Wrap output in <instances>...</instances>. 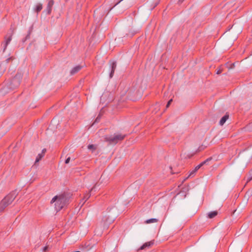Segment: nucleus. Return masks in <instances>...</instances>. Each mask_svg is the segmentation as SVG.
<instances>
[{
	"label": "nucleus",
	"instance_id": "obj_8",
	"mask_svg": "<svg viewBox=\"0 0 252 252\" xmlns=\"http://www.w3.org/2000/svg\"><path fill=\"white\" fill-rule=\"evenodd\" d=\"M96 186L97 185L95 184L88 193H87L86 194H85L84 197L83 199V201H84L82 204V205H83L84 204V203L90 198V197L91 195V192L93 191H96Z\"/></svg>",
	"mask_w": 252,
	"mask_h": 252
},
{
	"label": "nucleus",
	"instance_id": "obj_3",
	"mask_svg": "<svg viewBox=\"0 0 252 252\" xmlns=\"http://www.w3.org/2000/svg\"><path fill=\"white\" fill-rule=\"evenodd\" d=\"M16 197L15 192H13L7 195L2 200L0 204V210L2 211L6 206L10 204Z\"/></svg>",
	"mask_w": 252,
	"mask_h": 252
},
{
	"label": "nucleus",
	"instance_id": "obj_17",
	"mask_svg": "<svg viewBox=\"0 0 252 252\" xmlns=\"http://www.w3.org/2000/svg\"><path fill=\"white\" fill-rule=\"evenodd\" d=\"M42 9V4L41 3H38L37 5L36 6V7L35 8V11L38 13L40 12L41 9Z\"/></svg>",
	"mask_w": 252,
	"mask_h": 252
},
{
	"label": "nucleus",
	"instance_id": "obj_9",
	"mask_svg": "<svg viewBox=\"0 0 252 252\" xmlns=\"http://www.w3.org/2000/svg\"><path fill=\"white\" fill-rule=\"evenodd\" d=\"M83 67V65H78L75 67H74L70 71V75H74L77 73H78L80 70L82 69Z\"/></svg>",
	"mask_w": 252,
	"mask_h": 252
},
{
	"label": "nucleus",
	"instance_id": "obj_18",
	"mask_svg": "<svg viewBox=\"0 0 252 252\" xmlns=\"http://www.w3.org/2000/svg\"><path fill=\"white\" fill-rule=\"evenodd\" d=\"M225 65L228 69H233L235 67V63L230 64L229 63H225Z\"/></svg>",
	"mask_w": 252,
	"mask_h": 252
},
{
	"label": "nucleus",
	"instance_id": "obj_15",
	"mask_svg": "<svg viewBox=\"0 0 252 252\" xmlns=\"http://www.w3.org/2000/svg\"><path fill=\"white\" fill-rule=\"evenodd\" d=\"M218 215V212L217 211H212L209 212L208 214V217L210 219H213Z\"/></svg>",
	"mask_w": 252,
	"mask_h": 252
},
{
	"label": "nucleus",
	"instance_id": "obj_11",
	"mask_svg": "<svg viewBox=\"0 0 252 252\" xmlns=\"http://www.w3.org/2000/svg\"><path fill=\"white\" fill-rule=\"evenodd\" d=\"M154 243V241H151L150 242H148L144 244L139 249L138 251L140 250H144L146 248H149L151 246H152Z\"/></svg>",
	"mask_w": 252,
	"mask_h": 252
},
{
	"label": "nucleus",
	"instance_id": "obj_14",
	"mask_svg": "<svg viewBox=\"0 0 252 252\" xmlns=\"http://www.w3.org/2000/svg\"><path fill=\"white\" fill-rule=\"evenodd\" d=\"M114 220V217L110 219L109 217L107 218L106 216L103 217L102 220L104 223L108 224L112 222Z\"/></svg>",
	"mask_w": 252,
	"mask_h": 252
},
{
	"label": "nucleus",
	"instance_id": "obj_32",
	"mask_svg": "<svg viewBox=\"0 0 252 252\" xmlns=\"http://www.w3.org/2000/svg\"><path fill=\"white\" fill-rule=\"evenodd\" d=\"M123 0H119V1H118L116 4H115L114 6H116V5L118 4L119 3H120L122 1H123Z\"/></svg>",
	"mask_w": 252,
	"mask_h": 252
},
{
	"label": "nucleus",
	"instance_id": "obj_19",
	"mask_svg": "<svg viewBox=\"0 0 252 252\" xmlns=\"http://www.w3.org/2000/svg\"><path fill=\"white\" fill-rule=\"evenodd\" d=\"M44 156L43 154H39L36 157L35 163H37L39 161V160H40Z\"/></svg>",
	"mask_w": 252,
	"mask_h": 252
},
{
	"label": "nucleus",
	"instance_id": "obj_34",
	"mask_svg": "<svg viewBox=\"0 0 252 252\" xmlns=\"http://www.w3.org/2000/svg\"><path fill=\"white\" fill-rule=\"evenodd\" d=\"M184 0H179V2H182Z\"/></svg>",
	"mask_w": 252,
	"mask_h": 252
},
{
	"label": "nucleus",
	"instance_id": "obj_6",
	"mask_svg": "<svg viewBox=\"0 0 252 252\" xmlns=\"http://www.w3.org/2000/svg\"><path fill=\"white\" fill-rule=\"evenodd\" d=\"M109 66H110V73H109V77L110 78H112L115 70L117 67V62L114 60H110L109 62Z\"/></svg>",
	"mask_w": 252,
	"mask_h": 252
},
{
	"label": "nucleus",
	"instance_id": "obj_30",
	"mask_svg": "<svg viewBox=\"0 0 252 252\" xmlns=\"http://www.w3.org/2000/svg\"><path fill=\"white\" fill-rule=\"evenodd\" d=\"M21 77V75H19V74H16V76H15V79H18L19 78H20Z\"/></svg>",
	"mask_w": 252,
	"mask_h": 252
},
{
	"label": "nucleus",
	"instance_id": "obj_33",
	"mask_svg": "<svg viewBox=\"0 0 252 252\" xmlns=\"http://www.w3.org/2000/svg\"><path fill=\"white\" fill-rule=\"evenodd\" d=\"M252 179V176L248 179V182L250 181Z\"/></svg>",
	"mask_w": 252,
	"mask_h": 252
},
{
	"label": "nucleus",
	"instance_id": "obj_4",
	"mask_svg": "<svg viewBox=\"0 0 252 252\" xmlns=\"http://www.w3.org/2000/svg\"><path fill=\"white\" fill-rule=\"evenodd\" d=\"M252 158V152L248 150H244L239 154V158L244 164H248Z\"/></svg>",
	"mask_w": 252,
	"mask_h": 252
},
{
	"label": "nucleus",
	"instance_id": "obj_10",
	"mask_svg": "<svg viewBox=\"0 0 252 252\" xmlns=\"http://www.w3.org/2000/svg\"><path fill=\"white\" fill-rule=\"evenodd\" d=\"M54 4V0H50L48 1V3L47 5V7L46 9L47 14L49 15L51 14L52 11V8Z\"/></svg>",
	"mask_w": 252,
	"mask_h": 252
},
{
	"label": "nucleus",
	"instance_id": "obj_27",
	"mask_svg": "<svg viewBox=\"0 0 252 252\" xmlns=\"http://www.w3.org/2000/svg\"><path fill=\"white\" fill-rule=\"evenodd\" d=\"M70 160V157H68L67 158H66V159L65 160V163L66 164H67L69 162V161Z\"/></svg>",
	"mask_w": 252,
	"mask_h": 252
},
{
	"label": "nucleus",
	"instance_id": "obj_36",
	"mask_svg": "<svg viewBox=\"0 0 252 252\" xmlns=\"http://www.w3.org/2000/svg\"><path fill=\"white\" fill-rule=\"evenodd\" d=\"M83 201H83V200H82V201L80 202V203H83Z\"/></svg>",
	"mask_w": 252,
	"mask_h": 252
},
{
	"label": "nucleus",
	"instance_id": "obj_23",
	"mask_svg": "<svg viewBox=\"0 0 252 252\" xmlns=\"http://www.w3.org/2000/svg\"><path fill=\"white\" fill-rule=\"evenodd\" d=\"M13 59V57H10V58H8V59H7L5 60V61H6V63H9V62L10 61H11V60H12Z\"/></svg>",
	"mask_w": 252,
	"mask_h": 252
},
{
	"label": "nucleus",
	"instance_id": "obj_20",
	"mask_svg": "<svg viewBox=\"0 0 252 252\" xmlns=\"http://www.w3.org/2000/svg\"><path fill=\"white\" fill-rule=\"evenodd\" d=\"M252 193V191H248L245 195V198H246V201L249 200V197L251 196Z\"/></svg>",
	"mask_w": 252,
	"mask_h": 252
},
{
	"label": "nucleus",
	"instance_id": "obj_2",
	"mask_svg": "<svg viewBox=\"0 0 252 252\" xmlns=\"http://www.w3.org/2000/svg\"><path fill=\"white\" fill-rule=\"evenodd\" d=\"M126 135L122 134H115L113 135H106L104 137V140L109 143V144H116L119 141L123 140Z\"/></svg>",
	"mask_w": 252,
	"mask_h": 252
},
{
	"label": "nucleus",
	"instance_id": "obj_21",
	"mask_svg": "<svg viewBox=\"0 0 252 252\" xmlns=\"http://www.w3.org/2000/svg\"><path fill=\"white\" fill-rule=\"evenodd\" d=\"M88 148L90 150H94L95 149V147L94 145L90 144L88 145Z\"/></svg>",
	"mask_w": 252,
	"mask_h": 252
},
{
	"label": "nucleus",
	"instance_id": "obj_16",
	"mask_svg": "<svg viewBox=\"0 0 252 252\" xmlns=\"http://www.w3.org/2000/svg\"><path fill=\"white\" fill-rule=\"evenodd\" d=\"M158 221V220L157 219L153 218V219L147 220L145 221V223H147V224H149V223H156V222H157Z\"/></svg>",
	"mask_w": 252,
	"mask_h": 252
},
{
	"label": "nucleus",
	"instance_id": "obj_22",
	"mask_svg": "<svg viewBox=\"0 0 252 252\" xmlns=\"http://www.w3.org/2000/svg\"><path fill=\"white\" fill-rule=\"evenodd\" d=\"M196 172V171H195V170H194V169H193L192 171H191L190 172V173H189V177H190V176H193V175H194V174Z\"/></svg>",
	"mask_w": 252,
	"mask_h": 252
},
{
	"label": "nucleus",
	"instance_id": "obj_35",
	"mask_svg": "<svg viewBox=\"0 0 252 252\" xmlns=\"http://www.w3.org/2000/svg\"><path fill=\"white\" fill-rule=\"evenodd\" d=\"M83 201H83V200H82V201L80 202V203H83Z\"/></svg>",
	"mask_w": 252,
	"mask_h": 252
},
{
	"label": "nucleus",
	"instance_id": "obj_25",
	"mask_svg": "<svg viewBox=\"0 0 252 252\" xmlns=\"http://www.w3.org/2000/svg\"><path fill=\"white\" fill-rule=\"evenodd\" d=\"M172 99H171L168 101V102L166 105V108H167L169 106V105L171 104V103L172 102Z\"/></svg>",
	"mask_w": 252,
	"mask_h": 252
},
{
	"label": "nucleus",
	"instance_id": "obj_28",
	"mask_svg": "<svg viewBox=\"0 0 252 252\" xmlns=\"http://www.w3.org/2000/svg\"><path fill=\"white\" fill-rule=\"evenodd\" d=\"M99 119H100V117H99V116H98L97 117V118H96L94 123H97L99 121Z\"/></svg>",
	"mask_w": 252,
	"mask_h": 252
},
{
	"label": "nucleus",
	"instance_id": "obj_7",
	"mask_svg": "<svg viewBox=\"0 0 252 252\" xmlns=\"http://www.w3.org/2000/svg\"><path fill=\"white\" fill-rule=\"evenodd\" d=\"M13 33V30H12V29H10V31L5 36V46H4V48L3 51H4L5 50L7 45L11 41V37H12Z\"/></svg>",
	"mask_w": 252,
	"mask_h": 252
},
{
	"label": "nucleus",
	"instance_id": "obj_1",
	"mask_svg": "<svg viewBox=\"0 0 252 252\" xmlns=\"http://www.w3.org/2000/svg\"><path fill=\"white\" fill-rule=\"evenodd\" d=\"M69 202V197L65 194H61L54 196L51 201V203H54L55 210L58 212L65 206Z\"/></svg>",
	"mask_w": 252,
	"mask_h": 252
},
{
	"label": "nucleus",
	"instance_id": "obj_31",
	"mask_svg": "<svg viewBox=\"0 0 252 252\" xmlns=\"http://www.w3.org/2000/svg\"><path fill=\"white\" fill-rule=\"evenodd\" d=\"M47 249H48V247L47 246H45V247H44L43 251L44 252H45L47 251Z\"/></svg>",
	"mask_w": 252,
	"mask_h": 252
},
{
	"label": "nucleus",
	"instance_id": "obj_24",
	"mask_svg": "<svg viewBox=\"0 0 252 252\" xmlns=\"http://www.w3.org/2000/svg\"><path fill=\"white\" fill-rule=\"evenodd\" d=\"M30 32H29V33L26 36L25 39H24V40L23 41L24 42L27 39L30 38Z\"/></svg>",
	"mask_w": 252,
	"mask_h": 252
},
{
	"label": "nucleus",
	"instance_id": "obj_13",
	"mask_svg": "<svg viewBox=\"0 0 252 252\" xmlns=\"http://www.w3.org/2000/svg\"><path fill=\"white\" fill-rule=\"evenodd\" d=\"M228 118L229 115L227 113H226L225 115L224 116H223L220 121L219 124L220 126L223 125V124L225 123V122L228 119Z\"/></svg>",
	"mask_w": 252,
	"mask_h": 252
},
{
	"label": "nucleus",
	"instance_id": "obj_5",
	"mask_svg": "<svg viewBox=\"0 0 252 252\" xmlns=\"http://www.w3.org/2000/svg\"><path fill=\"white\" fill-rule=\"evenodd\" d=\"M4 83L8 85L7 87L10 89H14L20 84L19 80H5Z\"/></svg>",
	"mask_w": 252,
	"mask_h": 252
},
{
	"label": "nucleus",
	"instance_id": "obj_12",
	"mask_svg": "<svg viewBox=\"0 0 252 252\" xmlns=\"http://www.w3.org/2000/svg\"><path fill=\"white\" fill-rule=\"evenodd\" d=\"M212 159V158H209L207 159H206L204 161L202 162L201 163H200L199 165L196 166L195 168L194 169L195 171H197L200 168H201L203 165L206 164L207 162L209 161H210Z\"/></svg>",
	"mask_w": 252,
	"mask_h": 252
},
{
	"label": "nucleus",
	"instance_id": "obj_29",
	"mask_svg": "<svg viewBox=\"0 0 252 252\" xmlns=\"http://www.w3.org/2000/svg\"><path fill=\"white\" fill-rule=\"evenodd\" d=\"M46 149H43L42 151L41 154H43V155L44 156V154H45V153L46 152Z\"/></svg>",
	"mask_w": 252,
	"mask_h": 252
},
{
	"label": "nucleus",
	"instance_id": "obj_26",
	"mask_svg": "<svg viewBox=\"0 0 252 252\" xmlns=\"http://www.w3.org/2000/svg\"><path fill=\"white\" fill-rule=\"evenodd\" d=\"M222 71V69H221V68L220 67V68H219V69H218V70H217V74H220V73H221Z\"/></svg>",
	"mask_w": 252,
	"mask_h": 252
}]
</instances>
